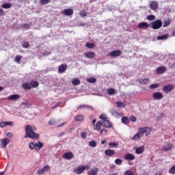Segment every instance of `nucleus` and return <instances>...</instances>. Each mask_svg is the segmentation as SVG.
<instances>
[{
  "instance_id": "obj_24",
  "label": "nucleus",
  "mask_w": 175,
  "mask_h": 175,
  "mask_svg": "<svg viewBox=\"0 0 175 175\" xmlns=\"http://www.w3.org/2000/svg\"><path fill=\"white\" fill-rule=\"evenodd\" d=\"M136 154H143L144 152V146H141L136 148L135 150Z\"/></svg>"
},
{
  "instance_id": "obj_61",
  "label": "nucleus",
  "mask_w": 175,
  "mask_h": 175,
  "mask_svg": "<svg viewBox=\"0 0 175 175\" xmlns=\"http://www.w3.org/2000/svg\"><path fill=\"white\" fill-rule=\"evenodd\" d=\"M61 103H59L55 105L53 107H52V109H57V107H59Z\"/></svg>"
},
{
  "instance_id": "obj_4",
  "label": "nucleus",
  "mask_w": 175,
  "mask_h": 175,
  "mask_svg": "<svg viewBox=\"0 0 175 175\" xmlns=\"http://www.w3.org/2000/svg\"><path fill=\"white\" fill-rule=\"evenodd\" d=\"M139 130L141 131V132H142V135L144 136V133L146 136H148V135H150V133H151V128L150 127H140Z\"/></svg>"
},
{
  "instance_id": "obj_30",
  "label": "nucleus",
  "mask_w": 175,
  "mask_h": 175,
  "mask_svg": "<svg viewBox=\"0 0 175 175\" xmlns=\"http://www.w3.org/2000/svg\"><path fill=\"white\" fill-rule=\"evenodd\" d=\"M122 124H124L125 125L129 124V118L126 116H123L122 118Z\"/></svg>"
},
{
  "instance_id": "obj_55",
  "label": "nucleus",
  "mask_w": 175,
  "mask_h": 175,
  "mask_svg": "<svg viewBox=\"0 0 175 175\" xmlns=\"http://www.w3.org/2000/svg\"><path fill=\"white\" fill-rule=\"evenodd\" d=\"M124 175H135V173L131 170H126L124 173Z\"/></svg>"
},
{
  "instance_id": "obj_50",
  "label": "nucleus",
  "mask_w": 175,
  "mask_h": 175,
  "mask_svg": "<svg viewBox=\"0 0 175 175\" xmlns=\"http://www.w3.org/2000/svg\"><path fill=\"white\" fill-rule=\"evenodd\" d=\"M115 163L116 165H122V160H121V159H116L115 160Z\"/></svg>"
},
{
  "instance_id": "obj_22",
  "label": "nucleus",
  "mask_w": 175,
  "mask_h": 175,
  "mask_svg": "<svg viewBox=\"0 0 175 175\" xmlns=\"http://www.w3.org/2000/svg\"><path fill=\"white\" fill-rule=\"evenodd\" d=\"M105 154L107 157H111L116 154V151L114 150L107 149L105 150Z\"/></svg>"
},
{
  "instance_id": "obj_14",
  "label": "nucleus",
  "mask_w": 175,
  "mask_h": 175,
  "mask_svg": "<svg viewBox=\"0 0 175 175\" xmlns=\"http://www.w3.org/2000/svg\"><path fill=\"white\" fill-rule=\"evenodd\" d=\"M68 66L66 64H61L58 68L59 73H64L66 71Z\"/></svg>"
},
{
  "instance_id": "obj_15",
  "label": "nucleus",
  "mask_w": 175,
  "mask_h": 175,
  "mask_svg": "<svg viewBox=\"0 0 175 175\" xmlns=\"http://www.w3.org/2000/svg\"><path fill=\"white\" fill-rule=\"evenodd\" d=\"M135 158V155L132 153H128L124 156V159H126V161H134Z\"/></svg>"
},
{
  "instance_id": "obj_57",
  "label": "nucleus",
  "mask_w": 175,
  "mask_h": 175,
  "mask_svg": "<svg viewBox=\"0 0 175 175\" xmlns=\"http://www.w3.org/2000/svg\"><path fill=\"white\" fill-rule=\"evenodd\" d=\"M111 113L113 116H117L118 114V111H117V110L116 109H112L111 111Z\"/></svg>"
},
{
  "instance_id": "obj_37",
  "label": "nucleus",
  "mask_w": 175,
  "mask_h": 175,
  "mask_svg": "<svg viewBox=\"0 0 175 175\" xmlns=\"http://www.w3.org/2000/svg\"><path fill=\"white\" fill-rule=\"evenodd\" d=\"M75 121H83L84 120V116H83L82 115H79L75 117Z\"/></svg>"
},
{
  "instance_id": "obj_7",
  "label": "nucleus",
  "mask_w": 175,
  "mask_h": 175,
  "mask_svg": "<svg viewBox=\"0 0 175 175\" xmlns=\"http://www.w3.org/2000/svg\"><path fill=\"white\" fill-rule=\"evenodd\" d=\"M49 170H50V166L44 165L42 169H39L37 171V174L38 175L44 174V172H49Z\"/></svg>"
},
{
  "instance_id": "obj_9",
  "label": "nucleus",
  "mask_w": 175,
  "mask_h": 175,
  "mask_svg": "<svg viewBox=\"0 0 175 175\" xmlns=\"http://www.w3.org/2000/svg\"><path fill=\"white\" fill-rule=\"evenodd\" d=\"M75 155L73 154V153H72V152H68L63 154V158L64 159H67L68 161H70V159H73Z\"/></svg>"
},
{
  "instance_id": "obj_43",
  "label": "nucleus",
  "mask_w": 175,
  "mask_h": 175,
  "mask_svg": "<svg viewBox=\"0 0 175 175\" xmlns=\"http://www.w3.org/2000/svg\"><path fill=\"white\" fill-rule=\"evenodd\" d=\"M21 58H23V56H21V55H16L15 57V62H17V64H20V61H21Z\"/></svg>"
},
{
  "instance_id": "obj_13",
  "label": "nucleus",
  "mask_w": 175,
  "mask_h": 175,
  "mask_svg": "<svg viewBox=\"0 0 175 175\" xmlns=\"http://www.w3.org/2000/svg\"><path fill=\"white\" fill-rule=\"evenodd\" d=\"M149 6L152 10H157L158 9V2L155 1H150Z\"/></svg>"
},
{
  "instance_id": "obj_29",
  "label": "nucleus",
  "mask_w": 175,
  "mask_h": 175,
  "mask_svg": "<svg viewBox=\"0 0 175 175\" xmlns=\"http://www.w3.org/2000/svg\"><path fill=\"white\" fill-rule=\"evenodd\" d=\"M83 108L88 109V110H94V108L90 105H80L79 107H78V109Z\"/></svg>"
},
{
  "instance_id": "obj_21",
  "label": "nucleus",
  "mask_w": 175,
  "mask_h": 175,
  "mask_svg": "<svg viewBox=\"0 0 175 175\" xmlns=\"http://www.w3.org/2000/svg\"><path fill=\"white\" fill-rule=\"evenodd\" d=\"M101 127H102V122L98 121L96 124L94 125L93 129L94 131H100Z\"/></svg>"
},
{
  "instance_id": "obj_1",
  "label": "nucleus",
  "mask_w": 175,
  "mask_h": 175,
  "mask_svg": "<svg viewBox=\"0 0 175 175\" xmlns=\"http://www.w3.org/2000/svg\"><path fill=\"white\" fill-rule=\"evenodd\" d=\"M35 131H38V129L32 125H27L25 126L26 134L25 138L29 137V139H33L34 140L38 139L40 137V135L36 133Z\"/></svg>"
},
{
  "instance_id": "obj_5",
  "label": "nucleus",
  "mask_w": 175,
  "mask_h": 175,
  "mask_svg": "<svg viewBox=\"0 0 175 175\" xmlns=\"http://www.w3.org/2000/svg\"><path fill=\"white\" fill-rule=\"evenodd\" d=\"M102 126L104 128H107V129L110 128H113V124H111V122H110L109 120H105L101 122Z\"/></svg>"
},
{
  "instance_id": "obj_10",
  "label": "nucleus",
  "mask_w": 175,
  "mask_h": 175,
  "mask_svg": "<svg viewBox=\"0 0 175 175\" xmlns=\"http://www.w3.org/2000/svg\"><path fill=\"white\" fill-rule=\"evenodd\" d=\"M173 90H174L173 85H166L163 87V91L164 92H171Z\"/></svg>"
},
{
  "instance_id": "obj_58",
  "label": "nucleus",
  "mask_w": 175,
  "mask_h": 175,
  "mask_svg": "<svg viewBox=\"0 0 175 175\" xmlns=\"http://www.w3.org/2000/svg\"><path fill=\"white\" fill-rule=\"evenodd\" d=\"M6 122H0V127L1 128H5V126H6Z\"/></svg>"
},
{
  "instance_id": "obj_28",
  "label": "nucleus",
  "mask_w": 175,
  "mask_h": 175,
  "mask_svg": "<svg viewBox=\"0 0 175 175\" xmlns=\"http://www.w3.org/2000/svg\"><path fill=\"white\" fill-rule=\"evenodd\" d=\"M85 57H87V58H94L95 57V53L94 52H89L88 53H85Z\"/></svg>"
},
{
  "instance_id": "obj_39",
  "label": "nucleus",
  "mask_w": 175,
  "mask_h": 175,
  "mask_svg": "<svg viewBox=\"0 0 175 175\" xmlns=\"http://www.w3.org/2000/svg\"><path fill=\"white\" fill-rule=\"evenodd\" d=\"M1 8H3V9H10V8H12V4L5 3L1 5Z\"/></svg>"
},
{
  "instance_id": "obj_63",
  "label": "nucleus",
  "mask_w": 175,
  "mask_h": 175,
  "mask_svg": "<svg viewBox=\"0 0 175 175\" xmlns=\"http://www.w3.org/2000/svg\"><path fill=\"white\" fill-rule=\"evenodd\" d=\"M7 136L8 137H10V139H12V137H13V133H8Z\"/></svg>"
},
{
  "instance_id": "obj_59",
  "label": "nucleus",
  "mask_w": 175,
  "mask_h": 175,
  "mask_svg": "<svg viewBox=\"0 0 175 175\" xmlns=\"http://www.w3.org/2000/svg\"><path fill=\"white\" fill-rule=\"evenodd\" d=\"M81 139H87V133H81Z\"/></svg>"
},
{
  "instance_id": "obj_45",
  "label": "nucleus",
  "mask_w": 175,
  "mask_h": 175,
  "mask_svg": "<svg viewBox=\"0 0 175 175\" xmlns=\"http://www.w3.org/2000/svg\"><path fill=\"white\" fill-rule=\"evenodd\" d=\"M79 16H81V17H87V12H85V10H82L79 12Z\"/></svg>"
},
{
  "instance_id": "obj_64",
  "label": "nucleus",
  "mask_w": 175,
  "mask_h": 175,
  "mask_svg": "<svg viewBox=\"0 0 175 175\" xmlns=\"http://www.w3.org/2000/svg\"><path fill=\"white\" fill-rule=\"evenodd\" d=\"M6 124V126L7 125H9L10 126H12V125H13V122H5Z\"/></svg>"
},
{
  "instance_id": "obj_62",
  "label": "nucleus",
  "mask_w": 175,
  "mask_h": 175,
  "mask_svg": "<svg viewBox=\"0 0 175 175\" xmlns=\"http://www.w3.org/2000/svg\"><path fill=\"white\" fill-rule=\"evenodd\" d=\"M0 16H5V11L2 9H0Z\"/></svg>"
},
{
  "instance_id": "obj_25",
  "label": "nucleus",
  "mask_w": 175,
  "mask_h": 175,
  "mask_svg": "<svg viewBox=\"0 0 175 175\" xmlns=\"http://www.w3.org/2000/svg\"><path fill=\"white\" fill-rule=\"evenodd\" d=\"M22 87L25 90H31L32 88V86L31 85V83H28V82L23 83Z\"/></svg>"
},
{
  "instance_id": "obj_18",
  "label": "nucleus",
  "mask_w": 175,
  "mask_h": 175,
  "mask_svg": "<svg viewBox=\"0 0 175 175\" xmlns=\"http://www.w3.org/2000/svg\"><path fill=\"white\" fill-rule=\"evenodd\" d=\"M98 171L99 168L95 167L94 168L91 169V170L88 172V175H98Z\"/></svg>"
},
{
  "instance_id": "obj_26",
  "label": "nucleus",
  "mask_w": 175,
  "mask_h": 175,
  "mask_svg": "<svg viewBox=\"0 0 175 175\" xmlns=\"http://www.w3.org/2000/svg\"><path fill=\"white\" fill-rule=\"evenodd\" d=\"M30 85L31 88H36V87H39V82L32 80L30 81Z\"/></svg>"
},
{
  "instance_id": "obj_41",
  "label": "nucleus",
  "mask_w": 175,
  "mask_h": 175,
  "mask_svg": "<svg viewBox=\"0 0 175 175\" xmlns=\"http://www.w3.org/2000/svg\"><path fill=\"white\" fill-rule=\"evenodd\" d=\"M170 23H171L170 20L164 21L163 27H169V25H170Z\"/></svg>"
},
{
  "instance_id": "obj_6",
  "label": "nucleus",
  "mask_w": 175,
  "mask_h": 175,
  "mask_svg": "<svg viewBox=\"0 0 175 175\" xmlns=\"http://www.w3.org/2000/svg\"><path fill=\"white\" fill-rule=\"evenodd\" d=\"M141 137H143V131H141L140 129L138 128V133L133 137L132 140L137 142V140H139Z\"/></svg>"
},
{
  "instance_id": "obj_20",
  "label": "nucleus",
  "mask_w": 175,
  "mask_h": 175,
  "mask_svg": "<svg viewBox=\"0 0 175 175\" xmlns=\"http://www.w3.org/2000/svg\"><path fill=\"white\" fill-rule=\"evenodd\" d=\"M74 172L77 174H81V173L84 172V165L78 167L77 168L75 169Z\"/></svg>"
},
{
  "instance_id": "obj_12",
  "label": "nucleus",
  "mask_w": 175,
  "mask_h": 175,
  "mask_svg": "<svg viewBox=\"0 0 175 175\" xmlns=\"http://www.w3.org/2000/svg\"><path fill=\"white\" fill-rule=\"evenodd\" d=\"M122 54V51L120 50H115L110 52L109 55L111 57H120Z\"/></svg>"
},
{
  "instance_id": "obj_48",
  "label": "nucleus",
  "mask_w": 175,
  "mask_h": 175,
  "mask_svg": "<svg viewBox=\"0 0 175 175\" xmlns=\"http://www.w3.org/2000/svg\"><path fill=\"white\" fill-rule=\"evenodd\" d=\"M72 84L74 85H79L80 84V79H76L72 80Z\"/></svg>"
},
{
  "instance_id": "obj_42",
  "label": "nucleus",
  "mask_w": 175,
  "mask_h": 175,
  "mask_svg": "<svg viewBox=\"0 0 175 175\" xmlns=\"http://www.w3.org/2000/svg\"><path fill=\"white\" fill-rule=\"evenodd\" d=\"M97 142L96 141H90L89 142L90 147H96Z\"/></svg>"
},
{
  "instance_id": "obj_31",
  "label": "nucleus",
  "mask_w": 175,
  "mask_h": 175,
  "mask_svg": "<svg viewBox=\"0 0 175 175\" xmlns=\"http://www.w3.org/2000/svg\"><path fill=\"white\" fill-rule=\"evenodd\" d=\"M116 106L118 107H119L120 109H122V108L125 107V106H126V105L121 101H118V102H116Z\"/></svg>"
},
{
  "instance_id": "obj_35",
  "label": "nucleus",
  "mask_w": 175,
  "mask_h": 175,
  "mask_svg": "<svg viewBox=\"0 0 175 175\" xmlns=\"http://www.w3.org/2000/svg\"><path fill=\"white\" fill-rule=\"evenodd\" d=\"M96 81V79H95L94 77L87 79V82L88 83H91L92 84L95 83Z\"/></svg>"
},
{
  "instance_id": "obj_38",
  "label": "nucleus",
  "mask_w": 175,
  "mask_h": 175,
  "mask_svg": "<svg viewBox=\"0 0 175 175\" xmlns=\"http://www.w3.org/2000/svg\"><path fill=\"white\" fill-rule=\"evenodd\" d=\"M109 147H111V148H114V147H118L119 145H118V143L109 142Z\"/></svg>"
},
{
  "instance_id": "obj_27",
  "label": "nucleus",
  "mask_w": 175,
  "mask_h": 175,
  "mask_svg": "<svg viewBox=\"0 0 175 175\" xmlns=\"http://www.w3.org/2000/svg\"><path fill=\"white\" fill-rule=\"evenodd\" d=\"M148 81H149L148 78H144V79L141 78L139 79V83H140V84H144V85L148 84Z\"/></svg>"
},
{
  "instance_id": "obj_34",
  "label": "nucleus",
  "mask_w": 175,
  "mask_h": 175,
  "mask_svg": "<svg viewBox=\"0 0 175 175\" xmlns=\"http://www.w3.org/2000/svg\"><path fill=\"white\" fill-rule=\"evenodd\" d=\"M85 47H87L88 49H94V47H95V43L88 42L85 44Z\"/></svg>"
},
{
  "instance_id": "obj_51",
  "label": "nucleus",
  "mask_w": 175,
  "mask_h": 175,
  "mask_svg": "<svg viewBox=\"0 0 175 175\" xmlns=\"http://www.w3.org/2000/svg\"><path fill=\"white\" fill-rule=\"evenodd\" d=\"M50 2V0H40V5H47Z\"/></svg>"
},
{
  "instance_id": "obj_36",
  "label": "nucleus",
  "mask_w": 175,
  "mask_h": 175,
  "mask_svg": "<svg viewBox=\"0 0 175 175\" xmlns=\"http://www.w3.org/2000/svg\"><path fill=\"white\" fill-rule=\"evenodd\" d=\"M158 87H159V83H154L150 85L149 88L150 90H155V88H158Z\"/></svg>"
},
{
  "instance_id": "obj_40",
  "label": "nucleus",
  "mask_w": 175,
  "mask_h": 175,
  "mask_svg": "<svg viewBox=\"0 0 175 175\" xmlns=\"http://www.w3.org/2000/svg\"><path fill=\"white\" fill-rule=\"evenodd\" d=\"M57 124H58V122H57V121L54 119H51L49 121V125H57Z\"/></svg>"
},
{
  "instance_id": "obj_2",
  "label": "nucleus",
  "mask_w": 175,
  "mask_h": 175,
  "mask_svg": "<svg viewBox=\"0 0 175 175\" xmlns=\"http://www.w3.org/2000/svg\"><path fill=\"white\" fill-rule=\"evenodd\" d=\"M29 147L30 150H36L37 152H39L40 148L43 147V144L40 142H38V143L30 142L29 144Z\"/></svg>"
},
{
  "instance_id": "obj_11",
  "label": "nucleus",
  "mask_w": 175,
  "mask_h": 175,
  "mask_svg": "<svg viewBox=\"0 0 175 175\" xmlns=\"http://www.w3.org/2000/svg\"><path fill=\"white\" fill-rule=\"evenodd\" d=\"M148 27H150V25H148L146 22H142L137 25V27L139 28V29H147Z\"/></svg>"
},
{
  "instance_id": "obj_54",
  "label": "nucleus",
  "mask_w": 175,
  "mask_h": 175,
  "mask_svg": "<svg viewBox=\"0 0 175 175\" xmlns=\"http://www.w3.org/2000/svg\"><path fill=\"white\" fill-rule=\"evenodd\" d=\"M100 120H102L101 122L103 121H105V120H107V117L105 114H101L100 116Z\"/></svg>"
},
{
  "instance_id": "obj_8",
  "label": "nucleus",
  "mask_w": 175,
  "mask_h": 175,
  "mask_svg": "<svg viewBox=\"0 0 175 175\" xmlns=\"http://www.w3.org/2000/svg\"><path fill=\"white\" fill-rule=\"evenodd\" d=\"M152 96L155 100H161L163 98V94L161 92H157L153 94Z\"/></svg>"
},
{
  "instance_id": "obj_46",
  "label": "nucleus",
  "mask_w": 175,
  "mask_h": 175,
  "mask_svg": "<svg viewBox=\"0 0 175 175\" xmlns=\"http://www.w3.org/2000/svg\"><path fill=\"white\" fill-rule=\"evenodd\" d=\"M22 46H23L24 49H28V47H29V43L28 42H23Z\"/></svg>"
},
{
  "instance_id": "obj_3",
  "label": "nucleus",
  "mask_w": 175,
  "mask_h": 175,
  "mask_svg": "<svg viewBox=\"0 0 175 175\" xmlns=\"http://www.w3.org/2000/svg\"><path fill=\"white\" fill-rule=\"evenodd\" d=\"M152 29H159L163 25L162 21L157 19L155 21L151 22Z\"/></svg>"
},
{
  "instance_id": "obj_44",
  "label": "nucleus",
  "mask_w": 175,
  "mask_h": 175,
  "mask_svg": "<svg viewBox=\"0 0 175 175\" xmlns=\"http://www.w3.org/2000/svg\"><path fill=\"white\" fill-rule=\"evenodd\" d=\"M170 174H175V165H173L171 168L169 170Z\"/></svg>"
},
{
  "instance_id": "obj_16",
  "label": "nucleus",
  "mask_w": 175,
  "mask_h": 175,
  "mask_svg": "<svg viewBox=\"0 0 175 175\" xmlns=\"http://www.w3.org/2000/svg\"><path fill=\"white\" fill-rule=\"evenodd\" d=\"M10 142V140L9 139V138L3 139L1 142L2 148H6V146H8V144H9Z\"/></svg>"
},
{
  "instance_id": "obj_56",
  "label": "nucleus",
  "mask_w": 175,
  "mask_h": 175,
  "mask_svg": "<svg viewBox=\"0 0 175 175\" xmlns=\"http://www.w3.org/2000/svg\"><path fill=\"white\" fill-rule=\"evenodd\" d=\"M130 120L131 121H132V122H136V121H137V119L136 118V117L131 116L130 117Z\"/></svg>"
},
{
  "instance_id": "obj_32",
  "label": "nucleus",
  "mask_w": 175,
  "mask_h": 175,
  "mask_svg": "<svg viewBox=\"0 0 175 175\" xmlns=\"http://www.w3.org/2000/svg\"><path fill=\"white\" fill-rule=\"evenodd\" d=\"M167 38H169V35L167 34L159 36L157 37V40H166Z\"/></svg>"
},
{
  "instance_id": "obj_60",
  "label": "nucleus",
  "mask_w": 175,
  "mask_h": 175,
  "mask_svg": "<svg viewBox=\"0 0 175 175\" xmlns=\"http://www.w3.org/2000/svg\"><path fill=\"white\" fill-rule=\"evenodd\" d=\"M22 105H23L26 107H29V106H31V103H27V102L23 103Z\"/></svg>"
},
{
  "instance_id": "obj_49",
  "label": "nucleus",
  "mask_w": 175,
  "mask_h": 175,
  "mask_svg": "<svg viewBox=\"0 0 175 175\" xmlns=\"http://www.w3.org/2000/svg\"><path fill=\"white\" fill-rule=\"evenodd\" d=\"M107 92L109 95H114V92H116V91L114 90L113 88H110V89H107Z\"/></svg>"
},
{
  "instance_id": "obj_19",
  "label": "nucleus",
  "mask_w": 175,
  "mask_h": 175,
  "mask_svg": "<svg viewBox=\"0 0 175 175\" xmlns=\"http://www.w3.org/2000/svg\"><path fill=\"white\" fill-rule=\"evenodd\" d=\"M63 14H64V16H72L73 14V9H65L63 11Z\"/></svg>"
},
{
  "instance_id": "obj_17",
  "label": "nucleus",
  "mask_w": 175,
  "mask_h": 175,
  "mask_svg": "<svg viewBox=\"0 0 175 175\" xmlns=\"http://www.w3.org/2000/svg\"><path fill=\"white\" fill-rule=\"evenodd\" d=\"M157 73H158V75H163V73H165V72H166V67L165 66H160L159 68H157V69L156 70Z\"/></svg>"
},
{
  "instance_id": "obj_23",
  "label": "nucleus",
  "mask_w": 175,
  "mask_h": 175,
  "mask_svg": "<svg viewBox=\"0 0 175 175\" xmlns=\"http://www.w3.org/2000/svg\"><path fill=\"white\" fill-rule=\"evenodd\" d=\"M8 99L9 100H17L18 99H20V94H14V95H11L10 96Z\"/></svg>"
},
{
  "instance_id": "obj_33",
  "label": "nucleus",
  "mask_w": 175,
  "mask_h": 175,
  "mask_svg": "<svg viewBox=\"0 0 175 175\" xmlns=\"http://www.w3.org/2000/svg\"><path fill=\"white\" fill-rule=\"evenodd\" d=\"M173 148V144H169L163 147L164 151H170V150Z\"/></svg>"
},
{
  "instance_id": "obj_53",
  "label": "nucleus",
  "mask_w": 175,
  "mask_h": 175,
  "mask_svg": "<svg viewBox=\"0 0 175 175\" xmlns=\"http://www.w3.org/2000/svg\"><path fill=\"white\" fill-rule=\"evenodd\" d=\"M107 132H108V131H107V129H103L100 131V135H107Z\"/></svg>"
},
{
  "instance_id": "obj_47",
  "label": "nucleus",
  "mask_w": 175,
  "mask_h": 175,
  "mask_svg": "<svg viewBox=\"0 0 175 175\" xmlns=\"http://www.w3.org/2000/svg\"><path fill=\"white\" fill-rule=\"evenodd\" d=\"M146 18L149 21H154V20H155V16L154 15H149L146 17Z\"/></svg>"
},
{
  "instance_id": "obj_52",
  "label": "nucleus",
  "mask_w": 175,
  "mask_h": 175,
  "mask_svg": "<svg viewBox=\"0 0 175 175\" xmlns=\"http://www.w3.org/2000/svg\"><path fill=\"white\" fill-rule=\"evenodd\" d=\"M23 29H31V26L29 25V24H23Z\"/></svg>"
}]
</instances>
